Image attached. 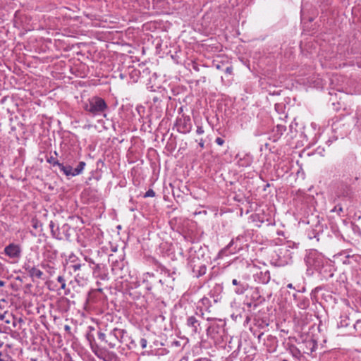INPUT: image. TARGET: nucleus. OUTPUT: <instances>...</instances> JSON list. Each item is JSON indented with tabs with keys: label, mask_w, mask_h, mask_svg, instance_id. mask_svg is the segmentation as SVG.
<instances>
[{
	"label": "nucleus",
	"mask_w": 361,
	"mask_h": 361,
	"mask_svg": "<svg viewBox=\"0 0 361 361\" xmlns=\"http://www.w3.org/2000/svg\"><path fill=\"white\" fill-rule=\"evenodd\" d=\"M107 106L104 99L99 97H93L85 104V110L95 116L102 113Z\"/></svg>",
	"instance_id": "f257e3e1"
},
{
	"label": "nucleus",
	"mask_w": 361,
	"mask_h": 361,
	"mask_svg": "<svg viewBox=\"0 0 361 361\" xmlns=\"http://www.w3.org/2000/svg\"><path fill=\"white\" fill-rule=\"evenodd\" d=\"M232 283L234 285V286H238L240 284V283L236 280V279H233L232 281Z\"/></svg>",
	"instance_id": "aec40b11"
},
{
	"label": "nucleus",
	"mask_w": 361,
	"mask_h": 361,
	"mask_svg": "<svg viewBox=\"0 0 361 361\" xmlns=\"http://www.w3.org/2000/svg\"><path fill=\"white\" fill-rule=\"evenodd\" d=\"M192 129V124L190 118H184L183 121H180L179 125V130L183 133H188L190 132Z\"/></svg>",
	"instance_id": "39448f33"
},
{
	"label": "nucleus",
	"mask_w": 361,
	"mask_h": 361,
	"mask_svg": "<svg viewBox=\"0 0 361 361\" xmlns=\"http://www.w3.org/2000/svg\"><path fill=\"white\" fill-rule=\"evenodd\" d=\"M82 265L80 264H73L72 265V269L76 271L78 270H79L80 268H81Z\"/></svg>",
	"instance_id": "dca6fc26"
},
{
	"label": "nucleus",
	"mask_w": 361,
	"mask_h": 361,
	"mask_svg": "<svg viewBox=\"0 0 361 361\" xmlns=\"http://www.w3.org/2000/svg\"><path fill=\"white\" fill-rule=\"evenodd\" d=\"M155 196V192L152 189H149L148 190L146 193L145 194L144 197H154Z\"/></svg>",
	"instance_id": "ddd939ff"
},
{
	"label": "nucleus",
	"mask_w": 361,
	"mask_h": 361,
	"mask_svg": "<svg viewBox=\"0 0 361 361\" xmlns=\"http://www.w3.org/2000/svg\"><path fill=\"white\" fill-rule=\"evenodd\" d=\"M57 281L61 283V288L64 290L66 288V285L63 277L62 276H59L57 278Z\"/></svg>",
	"instance_id": "9b49d317"
},
{
	"label": "nucleus",
	"mask_w": 361,
	"mask_h": 361,
	"mask_svg": "<svg viewBox=\"0 0 361 361\" xmlns=\"http://www.w3.org/2000/svg\"><path fill=\"white\" fill-rule=\"evenodd\" d=\"M126 332V331L125 330L117 328H114L111 331L109 335V341H105L108 343L109 348H114L116 347V341L122 343V339Z\"/></svg>",
	"instance_id": "f03ea898"
},
{
	"label": "nucleus",
	"mask_w": 361,
	"mask_h": 361,
	"mask_svg": "<svg viewBox=\"0 0 361 361\" xmlns=\"http://www.w3.org/2000/svg\"><path fill=\"white\" fill-rule=\"evenodd\" d=\"M187 324L193 329L194 331H197V320L195 317H190L187 320Z\"/></svg>",
	"instance_id": "1a4fd4ad"
},
{
	"label": "nucleus",
	"mask_w": 361,
	"mask_h": 361,
	"mask_svg": "<svg viewBox=\"0 0 361 361\" xmlns=\"http://www.w3.org/2000/svg\"><path fill=\"white\" fill-rule=\"evenodd\" d=\"M54 166H59L61 172L63 173L67 176H75L73 169L71 166H64L59 161H54Z\"/></svg>",
	"instance_id": "423d86ee"
},
{
	"label": "nucleus",
	"mask_w": 361,
	"mask_h": 361,
	"mask_svg": "<svg viewBox=\"0 0 361 361\" xmlns=\"http://www.w3.org/2000/svg\"><path fill=\"white\" fill-rule=\"evenodd\" d=\"M85 259L86 261L89 262L90 263H94V262L90 258L85 257Z\"/></svg>",
	"instance_id": "b1692460"
},
{
	"label": "nucleus",
	"mask_w": 361,
	"mask_h": 361,
	"mask_svg": "<svg viewBox=\"0 0 361 361\" xmlns=\"http://www.w3.org/2000/svg\"><path fill=\"white\" fill-rule=\"evenodd\" d=\"M48 161L54 166V162L57 161L53 158H51L50 159H48Z\"/></svg>",
	"instance_id": "412c9836"
},
{
	"label": "nucleus",
	"mask_w": 361,
	"mask_h": 361,
	"mask_svg": "<svg viewBox=\"0 0 361 361\" xmlns=\"http://www.w3.org/2000/svg\"><path fill=\"white\" fill-rule=\"evenodd\" d=\"M247 284H241L240 283L237 288L235 289V292L237 294H243L245 291L247 289Z\"/></svg>",
	"instance_id": "9d476101"
},
{
	"label": "nucleus",
	"mask_w": 361,
	"mask_h": 361,
	"mask_svg": "<svg viewBox=\"0 0 361 361\" xmlns=\"http://www.w3.org/2000/svg\"><path fill=\"white\" fill-rule=\"evenodd\" d=\"M287 287L288 288H293V285L291 283L288 284Z\"/></svg>",
	"instance_id": "bb28decb"
},
{
	"label": "nucleus",
	"mask_w": 361,
	"mask_h": 361,
	"mask_svg": "<svg viewBox=\"0 0 361 361\" xmlns=\"http://www.w3.org/2000/svg\"><path fill=\"white\" fill-rule=\"evenodd\" d=\"M85 259L86 261L89 262L90 263H94V262L90 258L85 257Z\"/></svg>",
	"instance_id": "5701e85b"
},
{
	"label": "nucleus",
	"mask_w": 361,
	"mask_h": 361,
	"mask_svg": "<svg viewBox=\"0 0 361 361\" xmlns=\"http://www.w3.org/2000/svg\"><path fill=\"white\" fill-rule=\"evenodd\" d=\"M86 164L85 161H80L79 162L78 165L77 166V167H75V169H73V171H74V175L75 176H78L79 174H81L85 169V166Z\"/></svg>",
	"instance_id": "6e6552de"
},
{
	"label": "nucleus",
	"mask_w": 361,
	"mask_h": 361,
	"mask_svg": "<svg viewBox=\"0 0 361 361\" xmlns=\"http://www.w3.org/2000/svg\"><path fill=\"white\" fill-rule=\"evenodd\" d=\"M4 252L11 258H18L20 256L21 249L18 245L11 243L5 247Z\"/></svg>",
	"instance_id": "7ed1b4c3"
},
{
	"label": "nucleus",
	"mask_w": 361,
	"mask_h": 361,
	"mask_svg": "<svg viewBox=\"0 0 361 361\" xmlns=\"http://www.w3.org/2000/svg\"><path fill=\"white\" fill-rule=\"evenodd\" d=\"M4 285H5V282L1 281V280H0V287L4 286Z\"/></svg>",
	"instance_id": "a878e982"
},
{
	"label": "nucleus",
	"mask_w": 361,
	"mask_h": 361,
	"mask_svg": "<svg viewBox=\"0 0 361 361\" xmlns=\"http://www.w3.org/2000/svg\"><path fill=\"white\" fill-rule=\"evenodd\" d=\"M0 361H12V359L7 354L0 353Z\"/></svg>",
	"instance_id": "f8f14e48"
},
{
	"label": "nucleus",
	"mask_w": 361,
	"mask_h": 361,
	"mask_svg": "<svg viewBox=\"0 0 361 361\" xmlns=\"http://www.w3.org/2000/svg\"><path fill=\"white\" fill-rule=\"evenodd\" d=\"M66 329H69V326H66Z\"/></svg>",
	"instance_id": "c85d7f7f"
},
{
	"label": "nucleus",
	"mask_w": 361,
	"mask_h": 361,
	"mask_svg": "<svg viewBox=\"0 0 361 361\" xmlns=\"http://www.w3.org/2000/svg\"><path fill=\"white\" fill-rule=\"evenodd\" d=\"M216 68L220 69V66H219V65H217V66H216Z\"/></svg>",
	"instance_id": "cd10ccee"
},
{
	"label": "nucleus",
	"mask_w": 361,
	"mask_h": 361,
	"mask_svg": "<svg viewBox=\"0 0 361 361\" xmlns=\"http://www.w3.org/2000/svg\"><path fill=\"white\" fill-rule=\"evenodd\" d=\"M196 133L198 135H202L204 133V129L202 126H197V130H196Z\"/></svg>",
	"instance_id": "2eb2a0df"
},
{
	"label": "nucleus",
	"mask_w": 361,
	"mask_h": 361,
	"mask_svg": "<svg viewBox=\"0 0 361 361\" xmlns=\"http://www.w3.org/2000/svg\"><path fill=\"white\" fill-rule=\"evenodd\" d=\"M97 357L104 361H118V356L114 352L102 350L97 353Z\"/></svg>",
	"instance_id": "20e7f679"
},
{
	"label": "nucleus",
	"mask_w": 361,
	"mask_h": 361,
	"mask_svg": "<svg viewBox=\"0 0 361 361\" xmlns=\"http://www.w3.org/2000/svg\"><path fill=\"white\" fill-rule=\"evenodd\" d=\"M199 145L200 146L201 148L204 147V141L202 139L200 140V142H199Z\"/></svg>",
	"instance_id": "4be33fe9"
},
{
	"label": "nucleus",
	"mask_w": 361,
	"mask_h": 361,
	"mask_svg": "<svg viewBox=\"0 0 361 361\" xmlns=\"http://www.w3.org/2000/svg\"><path fill=\"white\" fill-rule=\"evenodd\" d=\"M226 73L228 75H231L233 72V68L231 66H228L226 68Z\"/></svg>",
	"instance_id": "6ab92c4d"
},
{
	"label": "nucleus",
	"mask_w": 361,
	"mask_h": 361,
	"mask_svg": "<svg viewBox=\"0 0 361 361\" xmlns=\"http://www.w3.org/2000/svg\"><path fill=\"white\" fill-rule=\"evenodd\" d=\"M25 270L32 278L41 279L43 274L41 270L34 266L27 265L25 267Z\"/></svg>",
	"instance_id": "0eeeda50"
},
{
	"label": "nucleus",
	"mask_w": 361,
	"mask_h": 361,
	"mask_svg": "<svg viewBox=\"0 0 361 361\" xmlns=\"http://www.w3.org/2000/svg\"><path fill=\"white\" fill-rule=\"evenodd\" d=\"M147 340H146V339H145V338H142V339L140 340V345H141V346H142V348H146V346H147Z\"/></svg>",
	"instance_id": "f3484780"
},
{
	"label": "nucleus",
	"mask_w": 361,
	"mask_h": 361,
	"mask_svg": "<svg viewBox=\"0 0 361 361\" xmlns=\"http://www.w3.org/2000/svg\"><path fill=\"white\" fill-rule=\"evenodd\" d=\"M216 143L219 145H223L224 143V140L221 137H216L215 140Z\"/></svg>",
	"instance_id": "4468645a"
},
{
	"label": "nucleus",
	"mask_w": 361,
	"mask_h": 361,
	"mask_svg": "<svg viewBox=\"0 0 361 361\" xmlns=\"http://www.w3.org/2000/svg\"><path fill=\"white\" fill-rule=\"evenodd\" d=\"M98 337L99 339H101L102 341H105V338H106V335L104 333H102V332H99L98 334Z\"/></svg>",
	"instance_id": "a211bd4d"
},
{
	"label": "nucleus",
	"mask_w": 361,
	"mask_h": 361,
	"mask_svg": "<svg viewBox=\"0 0 361 361\" xmlns=\"http://www.w3.org/2000/svg\"><path fill=\"white\" fill-rule=\"evenodd\" d=\"M314 254H315V252H311L310 253V255H309V256H308V260H310V255H314ZM308 262H309V263H310V261H308Z\"/></svg>",
	"instance_id": "393cba45"
}]
</instances>
